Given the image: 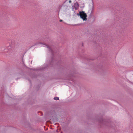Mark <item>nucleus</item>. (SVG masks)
Instances as JSON below:
<instances>
[{
	"instance_id": "f03ea898",
	"label": "nucleus",
	"mask_w": 133,
	"mask_h": 133,
	"mask_svg": "<svg viewBox=\"0 0 133 133\" xmlns=\"http://www.w3.org/2000/svg\"><path fill=\"white\" fill-rule=\"evenodd\" d=\"M54 99L56 100H59V98L57 97H55L54 98Z\"/></svg>"
},
{
	"instance_id": "20e7f679",
	"label": "nucleus",
	"mask_w": 133,
	"mask_h": 133,
	"mask_svg": "<svg viewBox=\"0 0 133 133\" xmlns=\"http://www.w3.org/2000/svg\"><path fill=\"white\" fill-rule=\"evenodd\" d=\"M69 3H71V1L70 0L69 1Z\"/></svg>"
},
{
	"instance_id": "7ed1b4c3",
	"label": "nucleus",
	"mask_w": 133,
	"mask_h": 133,
	"mask_svg": "<svg viewBox=\"0 0 133 133\" xmlns=\"http://www.w3.org/2000/svg\"><path fill=\"white\" fill-rule=\"evenodd\" d=\"M62 21H63V20H61H61H59V21H60V22H62Z\"/></svg>"
},
{
	"instance_id": "f257e3e1",
	"label": "nucleus",
	"mask_w": 133,
	"mask_h": 133,
	"mask_svg": "<svg viewBox=\"0 0 133 133\" xmlns=\"http://www.w3.org/2000/svg\"><path fill=\"white\" fill-rule=\"evenodd\" d=\"M79 15L83 21L87 20V14L85 13L84 11H80L79 12Z\"/></svg>"
}]
</instances>
